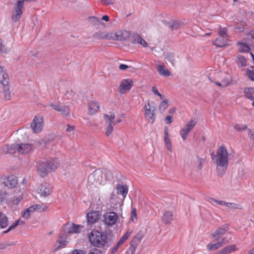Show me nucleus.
Listing matches in <instances>:
<instances>
[{
	"label": "nucleus",
	"mask_w": 254,
	"mask_h": 254,
	"mask_svg": "<svg viewBox=\"0 0 254 254\" xmlns=\"http://www.w3.org/2000/svg\"><path fill=\"white\" fill-rule=\"evenodd\" d=\"M212 160L216 166V171L219 177H222L225 173L229 164L228 153L224 145H221L216 153L211 154Z\"/></svg>",
	"instance_id": "nucleus-1"
},
{
	"label": "nucleus",
	"mask_w": 254,
	"mask_h": 254,
	"mask_svg": "<svg viewBox=\"0 0 254 254\" xmlns=\"http://www.w3.org/2000/svg\"><path fill=\"white\" fill-rule=\"evenodd\" d=\"M204 160L199 157L197 158V163L198 164V168L199 170H201L202 168Z\"/></svg>",
	"instance_id": "nucleus-54"
},
{
	"label": "nucleus",
	"mask_w": 254,
	"mask_h": 254,
	"mask_svg": "<svg viewBox=\"0 0 254 254\" xmlns=\"http://www.w3.org/2000/svg\"><path fill=\"white\" fill-rule=\"evenodd\" d=\"M0 82L2 85L9 84L8 76L6 69L2 66L0 65Z\"/></svg>",
	"instance_id": "nucleus-19"
},
{
	"label": "nucleus",
	"mask_w": 254,
	"mask_h": 254,
	"mask_svg": "<svg viewBox=\"0 0 254 254\" xmlns=\"http://www.w3.org/2000/svg\"><path fill=\"white\" fill-rule=\"evenodd\" d=\"M164 142L165 146L167 148V149L172 152V144L171 143L170 139L169 136V133L168 131V129L167 127L165 128L164 129Z\"/></svg>",
	"instance_id": "nucleus-32"
},
{
	"label": "nucleus",
	"mask_w": 254,
	"mask_h": 254,
	"mask_svg": "<svg viewBox=\"0 0 254 254\" xmlns=\"http://www.w3.org/2000/svg\"><path fill=\"white\" fill-rule=\"evenodd\" d=\"M8 194L5 191L0 190V201H7Z\"/></svg>",
	"instance_id": "nucleus-48"
},
{
	"label": "nucleus",
	"mask_w": 254,
	"mask_h": 254,
	"mask_svg": "<svg viewBox=\"0 0 254 254\" xmlns=\"http://www.w3.org/2000/svg\"><path fill=\"white\" fill-rule=\"evenodd\" d=\"M20 220H16L14 223L11 224L9 227L11 230L14 229L15 228H16L20 223Z\"/></svg>",
	"instance_id": "nucleus-58"
},
{
	"label": "nucleus",
	"mask_w": 254,
	"mask_h": 254,
	"mask_svg": "<svg viewBox=\"0 0 254 254\" xmlns=\"http://www.w3.org/2000/svg\"><path fill=\"white\" fill-rule=\"evenodd\" d=\"M103 181V172L100 170H95L88 177V185L90 187H96Z\"/></svg>",
	"instance_id": "nucleus-5"
},
{
	"label": "nucleus",
	"mask_w": 254,
	"mask_h": 254,
	"mask_svg": "<svg viewBox=\"0 0 254 254\" xmlns=\"http://www.w3.org/2000/svg\"><path fill=\"white\" fill-rule=\"evenodd\" d=\"M237 44L239 47V52L240 53H248L251 50V46L246 41L238 42Z\"/></svg>",
	"instance_id": "nucleus-27"
},
{
	"label": "nucleus",
	"mask_w": 254,
	"mask_h": 254,
	"mask_svg": "<svg viewBox=\"0 0 254 254\" xmlns=\"http://www.w3.org/2000/svg\"><path fill=\"white\" fill-rule=\"evenodd\" d=\"M234 128L235 130L238 131H241L242 130H245L247 129V126L246 125L242 126L239 124H236L234 126Z\"/></svg>",
	"instance_id": "nucleus-51"
},
{
	"label": "nucleus",
	"mask_w": 254,
	"mask_h": 254,
	"mask_svg": "<svg viewBox=\"0 0 254 254\" xmlns=\"http://www.w3.org/2000/svg\"><path fill=\"white\" fill-rule=\"evenodd\" d=\"M237 250V248L235 245H228L217 251L215 254H230Z\"/></svg>",
	"instance_id": "nucleus-22"
},
{
	"label": "nucleus",
	"mask_w": 254,
	"mask_h": 254,
	"mask_svg": "<svg viewBox=\"0 0 254 254\" xmlns=\"http://www.w3.org/2000/svg\"><path fill=\"white\" fill-rule=\"evenodd\" d=\"M132 43L140 44L143 47H147L148 46L147 42L138 34H134L133 36Z\"/></svg>",
	"instance_id": "nucleus-29"
},
{
	"label": "nucleus",
	"mask_w": 254,
	"mask_h": 254,
	"mask_svg": "<svg viewBox=\"0 0 254 254\" xmlns=\"http://www.w3.org/2000/svg\"><path fill=\"white\" fill-rule=\"evenodd\" d=\"M224 206L231 209H240L241 208V205L239 204L234 202H225Z\"/></svg>",
	"instance_id": "nucleus-45"
},
{
	"label": "nucleus",
	"mask_w": 254,
	"mask_h": 254,
	"mask_svg": "<svg viewBox=\"0 0 254 254\" xmlns=\"http://www.w3.org/2000/svg\"><path fill=\"white\" fill-rule=\"evenodd\" d=\"M98 248L94 247L90 250L88 254H103L102 251Z\"/></svg>",
	"instance_id": "nucleus-50"
},
{
	"label": "nucleus",
	"mask_w": 254,
	"mask_h": 254,
	"mask_svg": "<svg viewBox=\"0 0 254 254\" xmlns=\"http://www.w3.org/2000/svg\"><path fill=\"white\" fill-rule=\"evenodd\" d=\"M133 81L131 79H123L119 86V91L121 94H125L127 91H129L132 87Z\"/></svg>",
	"instance_id": "nucleus-13"
},
{
	"label": "nucleus",
	"mask_w": 254,
	"mask_h": 254,
	"mask_svg": "<svg viewBox=\"0 0 254 254\" xmlns=\"http://www.w3.org/2000/svg\"><path fill=\"white\" fill-rule=\"evenodd\" d=\"M162 220L165 224H168L173 220V213L169 211H165L164 213Z\"/></svg>",
	"instance_id": "nucleus-33"
},
{
	"label": "nucleus",
	"mask_w": 254,
	"mask_h": 254,
	"mask_svg": "<svg viewBox=\"0 0 254 254\" xmlns=\"http://www.w3.org/2000/svg\"><path fill=\"white\" fill-rule=\"evenodd\" d=\"M5 186L8 188H14L17 184L16 177L11 175L7 177L6 181L4 182Z\"/></svg>",
	"instance_id": "nucleus-25"
},
{
	"label": "nucleus",
	"mask_w": 254,
	"mask_h": 254,
	"mask_svg": "<svg viewBox=\"0 0 254 254\" xmlns=\"http://www.w3.org/2000/svg\"><path fill=\"white\" fill-rule=\"evenodd\" d=\"M168 26L172 30H175L183 27L185 25V22L181 20H174L167 22Z\"/></svg>",
	"instance_id": "nucleus-20"
},
{
	"label": "nucleus",
	"mask_w": 254,
	"mask_h": 254,
	"mask_svg": "<svg viewBox=\"0 0 254 254\" xmlns=\"http://www.w3.org/2000/svg\"><path fill=\"white\" fill-rule=\"evenodd\" d=\"M229 229L228 225H224L218 227L213 233H212L210 237L212 238L215 239V240H218L220 237L224 235Z\"/></svg>",
	"instance_id": "nucleus-12"
},
{
	"label": "nucleus",
	"mask_w": 254,
	"mask_h": 254,
	"mask_svg": "<svg viewBox=\"0 0 254 254\" xmlns=\"http://www.w3.org/2000/svg\"><path fill=\"white\" fill-rule=\"evenodd\" d=\"M120 246L121 245H119V243H117L116 245L112 249L111 254H114L116 252H117Z\"/></svg>",
	"instance_id": "nucleus-60"
},
{
	"label": "nucleus",
	"mask_w": 254,
	"mask_h": 254,
	"mask_svg": "<svg viewBox=\"0 0 254 254\" xmlns=\"http://www.w3.org/2000/svg\"><path fill=\"white\" fill-rule=\"evenodd\" d=\"M8 225L7 217L1 211H0V226L2 229L6 228Z\"/></svg>",
	"instance_id": "nucleus-35"
},
{
	"label": "nucleus",
	"mask_w": 254,
	"mask_h": 254,
	"mask_svg": "<svg viewBox=\"0 0 254 254\" xmlns=\"http://www.w3.org/2000/svg\"><path fill=\"white\" fill-rule=\"evenodd\" d=\"M65 238L66 236L64 235L59 236L55 245L56 249L64 248L67 245L68 242Z\"/></svg>",
	"instance_id": "nucleus-26"
},
{
	"label": "nucleus",
	"mask_w": 254,
	"mask_h": 254,
	"mask_svg": "<svg viewBox=\"0 0 254 254\" xmlns=\"http://www.w3.org/2000/svg\"><path fill=\"white\" fill-rule=\"evenodd\" d=\"M168 101L166 99L162 100V101L159 104L158 110L161 113H163L165 110L169 107Z\"/></svg>",
	"instance_id": "nucleus-38"
},
{
	"label": "nucleus",
	"mask_w": 254,
	"mask_h": 254,
	"mask_svg": "<svg viewBox=\"0 0 254 254\" xmlns=\"http://www.w3.org/2000/svg\"><path fill=\"white\" fill-rule=\"evenodd\" d=\"M50 106L52 107L54 109L61 113L64 116H68L70 114L69 108L65 105H61L60 104H51Z\"/></svg>",
	"instance_id": "nucleus-17"
},
{
	"label": "nucleus",
	"mask_w": 254,
	"mask_h": 254,
	"mask_svg": "<svg viewBox=\"0 0 254 254\" xmlns=\"http://www.w3.org/2000/svg\"><path fill=\"white\" fill-rule=\"evenodd\" d=\"M143 237V234L142 232H139L137 233V234L135 236L131 241L130 243V246L136 248L138 245L141 242V240Z\"/></svg>",
	"instance_id": "nucleus-24"
},
{
	"label": "nucleus",
	"mask_w": 254,
	"mask_h": 254,
	"mask_svg": "<svg viewBox=\"0 0 254 254\" xmlns=\"http://www.w3.org/2000/svg\"><path fill=\"white\" fill-rule=\"evenodd\" d=\"M43 117L41 116H36L31 125V127L35 133L41 131L43 128Z\"/></svg>",
	"instance_id": "nucleus-7"
},
{
	"label": "nucleus",
	"mask_w": 254,
	"mask_h": 254,
	"mask_svg": "<svg viewBox=\"0 0 254 254\" xmlns=\"http://www.w3.org/2000/svg\"><path fill=\"white\" fill-rule=\"evenodd\" d=\"M70 254H86V252L81 249H75L72 251Z\"/></svg>",
	"instance_id": "nucleus-55"
},
{
	"label": "nucleus",
	"mask_w": 254,
	"mask_h": 254,
	"mask_svg": "<svg viewBox=\"0 0 254 254\" xmlns=\"http://www.w3.org/2000/svg\"><path fill=\"white\" fill-rule=\"evenodd\" d=\"M228 37H224L218 36V37L214 41L213 43L214 45L218 47H225L228 45Z\"/></svg>",
	"instance_id": "nucleus-23"
},
{
	"label": "nucleus",
	"mask_w": 254,
	"mask_h": 254,
	"mask_svg": "<svg viewBox=\"0 0 254 254\" xmlns=\"http://www.w3.org/2000/svg\"><path fill=\"white\" fill-rule=\"evenodd\" d=\"M94 39L97 40H111L113 39V34L106 31H98L93 34Z\"/></svg>",
	"instance_id": "nucleus-14"
},
{
	"label": "nucleus",
	"mask_w": 254,
	"mask_h": 254,
	"mask_svg": "<svg viewBox=\"0 0 254 254\" xmlns=\"http://www.w3.org/2000/svg\"><path fill=\"white\" fill-rule=\"evenodd\" d=\"M246 75L251 81H254V66H251L246 69Z\"/></svg>",
	"instance_id": "nucleus-37"
},
{
	"label": "nucleus",
	"mask_w": 254,
	"mask_h": 254,
	"mask_svg": "<svg viewBox=\"0 0 254 254\" xmlns=\"http://www.w3.org/2000/svg\"><path fill=\"white\" fill-rule=\"evenodd\" d=\"M83 226L74 223H67L63 226L64 233H79Z\"/></svg>",
	"instance_id": "nucleus-9"
},
{
	"label": "nucleus",
	"mask_w": 254,
	"mask_h": 254,
	"mask_svg": "<svg viewBox=\"0 0 254 254\" xmlns=\"http://www.w3.org/2000/svg\"><path fill=\"white\" fill-rule=\"evenodd\" d=\"M221 81L223 84V87H226L230 84L231 80L229 78H225Z\"/></svg>",
	"instance_id": "nucleus-57"
},
{
	"label": "nucleus",
	"mask_w": 254,
	"mask_h": 254,
	"mask_svg": "<svg viewBox=\"0 0 254 254\" xmlns=\"http://www.w3.org/2000/svg\"><path fill=\"white\" fill-rule=\"evenodd\" d=\"M2 86H3L4 100L9 101L11 99V95L8 84L6 85H2Z\"/></svg>",
	"instance_id": "nucleus-39"
},
{
	"label": "nucleus",
	"mask_w": 254,
	"mask_h": 254,
	"mask_svg": "<svg viewBox=\"0 0 254 254\" xmlns=\"http://www.w3.org/2000/svg\"><path fill=\"white\" fill-rule=\"evenodd\" d=\"M99 218V213L97 211H92L87 214V219L88 224H92L96 223Z\"/></svg>",
	"instance_id": "nucleus-18"
},
{
	"label": "nucleus",
	"mask_w": 254,
	"mask_h": 254,
	"mask_svg": "<svg viewBox=\"0 0 254 254\" xmlns=\"http://www.w3.org/2000/svg\"><path fill=\"white\" fill-rule=\"evenodd\" d=\"M131 233L132 232L128 230L118 242L119 244L122 245L128 238Z\"/></svg>",
	"instance_id": "nucleus-43"
},
{
	"label": "nucleus",
	"mask_w": 254,
	"mask_h": 254,
	"mask_svg": "<svg viewBox=\"0 0 254 254\" xmlns=\"http://www.w3.org/2000/svg\"><path fill=\"white\" fill-rule=\"evenodd\" d=\"M165 120L166 123L168 125L171 124L173 121L172 116L170 115L167 116Z\"/></svg>",
	"instance_id": "nucleus-62"
},
{
	"label": "nucleus",
	"mask_w": 254,
	"mask_h": 254,
	"mask_svg": "<svg viewBox=\"0 0 254 254\" xmlns=\"http://www.w3.org/2000/svg\"><path fill=\"white\" fill-rule=\"evenodd\" d=\"M206 247L209 251L216 250L221 247V244L219 242L215 244L209 243L207 245Z\"/></svg>",
	"instance_id": "nucleus-42"
},
{
	"label": "nucleus",
	"mask_w": 254,
	"mask_h": 254,
	"mask_svg": "<svg viewBox=\"0 0 254 254\" xmlns=\"http://www.w3.org/2000/svg\"><path fill=\"white\" fill-rule=\"evenodd\" d=\"M21 200V198L20 197H16L12 199V203L14 205H18Z\"/></svg>",
	"instance_id": "nucleus-63"
},
{
	"label": "nucleus",
	"mask_w": 254,
	"mask_h": 254,
	"mask_svg": "<svg viewBox=\"0 0 254 254\" xmlns=\"http://www.w3.org/2000/svg\"><path fill=\"white\" fill-rule=\"evenodd\" d=\"M169 62L173 64L175 62V56L173 54H169L167 55L165 58Z\"/></svg>",
	"instance_id": "nucleus-53"
},
{
	"label": "nucleus",
	"mask_w": 254,
	"mask_h": 254,
	"mask_svg": "<svg viewBox=\"0 0 254 254\" xmlns=\"http://www.w3.org/2000/svg\"><path fill=\"white\" fill-rule=\"evenodd\" d=\"M118 218V216L116 212H107L104 215V222L108 226H112L116 224Z\"/></svg>",
	"instance_id": "nucleus-10"
},
{
	"label": "nucleus",
	"mask_w": 254,
	"mask_h": 254,
	"mask_svg": "<svg viewBox=\"0 0 254 254\" xmlns=\"http://www.w3.org/2000/svg\"><path fill=\"white\" fill-rule=\"evenodd\" d=\"M207 201L211 203L213 205H215L214 203H216L217 204L224 206L225 204V201L223 200H219L217 199H216L212 197H209L207 198L206 199Z\"/></svg>",
	"instance_id": "nucleus-41"
},
{
	"label": "nucleus",
	"mask_w": 254,
	"mask_h": 254,
	"mask_svg": "<svg viewBox=\"0 0 254 254\" xmlns=\"http://www.w3.org/2000/svg\"><path fill=\"white\" fill-rule=\"evenodd\" d=\"M218 35L219 36H222L225 38L228 37L227 29L220 27L218 30Z\"/></svg>",
	"instance_id": "nucleus-49"
},
{
	"label": "nucleus",
	"mask_w": 254,
	"mask_h": 254,
	"mask_svg": "<svg viewBox=\"0 0 254 254\" xmlns=\"http://www.w3.org/2000/svg\"><path fill=\"white\" fill-rule=\"evenodd\" d=\"M89 114L94 115L99 112L100 110V104L96 100L90 101L88 103Z\"/></svg>",
	"instance_id": "nucleus-16"
},
{
	"label": "nucleus",
	"mask_w": 254,
	"mask_h": 254,
	"mask_svg": "<svg viewBox=\"0 0 254 254\" xmlns=\"http://www.w3.org/2000/svg\"><path fill=\"white\" fill-rule=\"evenodd\" d=\"M145 109V117L148 122L151 124L154 123L155 120V114L154 113L155 109H151L150 108V104L149 102L145 104L144 106Z\"/></svg>",
	"instance_id": "nucleus-8"
},
{
	"label": "nucleus",
	"mask_w": 254,
	"mask_h": 254,
	"mask_svg": "<svg viewBox=\"0 0 254 254\" xmlns=\"http://www.w3.org/2000/svg\"><path fill=\"white\" fill-rule=\"evenodd\" d=\"M9 51V48L6 47L3 43V41L0 38V53L3 54L7 53Z\"/></svg>",
	"instance_id": "nucleus-46"
},
{
	"label": "nucleus",
	"mask_w": 254,
	"mask_h": 254,
	"mask_svg": "<svg viewBox=\"0 0 254 254\" xmlns=\"http://www.w3.org/2000/svg\"><path fill=\"white\" fill-rule=\"evenodd\" d=\"M188 133L185 130V129H182L180 130V135L184 140H186L187 138Z\"/></svg>",
	"instance_id": "nucleus-56"
},
{
	"label": "nucleus",
	"mask_w": 254,
	"mask_h": 254,
	"mask_svg": "<svg viewBox=\"0 0 254 254\" xmlns=\"http://www.w3.org/2000/svg\"><path fill=\"white\" fill-rule=\"evenodd\" d=\"M243 41H246L251 47H253L254 46V31H252L247 34L246 37Z\"/></svg>",
	"instance_id": "nucleus-36"
},
{
	"label": "nucleus",
	"mask_w": 254,
	"mask_h": 254,
	"mask_svg": "<svg viewBox=\"0 0 254 254\" xmlns=\"http://www.w3.org/2000/svg\"><path fill=\"white\" fill-rule=\"evenodd\" d=\"M116 39L119 41H124L127 40L130 35L129 32L126 30H119L115 34Z\"/></svg>",
	"instance_id": "nucleus-21"
},
{
	"label": "nucleus",
	"mask_w": 254,
	"mask_h": 254,
	"mask_svg": "<svg viewBox=\"0 0 254 254\" xmlns=\"http://www.w3.org/2000/svg\"><path fill=\"white\" fill-rule=\"evenodd\" d=\"M136 248L130 246L129 249L127 252V254H134L135 252Z\"/></svg>",
	"instance_id": "nucleus-61"
},
{
	"label": "nucleus",
	"mask_w": 254,
	"mask_h": 254,
	"mask_svg": "<svg viewBox=\"0 0 254 254\" xmlns=\"http://www.w3.org/2000/svg\"><path fill=\"white\" fill-rule=\"evenodd\" d=\"M33 207H31V206L29 207V208H27L24 212H23L22 213L21 216L25 219H28L30 217L31 213L33 212H34Z\"/></svg>",
	"instance_id": "nucleus-44"
},
{
	"label": "nucleus",
	"mask_w": 254,
	"mask_h": 254,
	"mask_svg": "<svg viewBox=\"0 0 254 254\" xmlns=\"http://www.w3.org/2000/svg\"><path fill=\"white\" fill-rule=\"evenodd\" d=\"M31 207H33V211H39L40 212L45 211L47 210L48 207L44 205L43 204H35L31 206Z\"/></svg>",
	"instance_id": "nucleus-40"
},
{
	"label": "nucleus",
	"mask_w": 254,
	"mask_h": 254,
	"mask_svg": "<svg viewBox=\"0 0 254 254\" xmlns=\"http://www.w3.org/2000/svg\"><path fill=\"white\" fill-rule=\"evenodd\" d=\"M103 117L107 125L105 134L107 136H110L113 131V126L117 125V123L115 122V115L113 113L110 115L104 114Z\"/></svg>",
	"instance_id": "nucleus-6"
},
{
	"label": "nucleus",
	"mask_w": 254,
	"mask_h": 254,
	"mask_svg": "<svg viewBox=\"0 0 254 254\" xmlns=\"http://www.w3.org/2000/svg\"><path fill=\"white\" fill-rule=\"evenodd\" d=\"M157 70L159 73L165 77H168L171 75V72L165 67L163 64L158 65L157 67Z\"/></svg>",
	"instance_id": "nucleus-34"
},
{
	"label": "nucleus",
	"mask_w": 254,
	"mask_h": 254,
	"mask_svg": "<svg viewBox=\"0 0 254 254\" xmlns=\"http://www.w3.org/2000/svg\"><path fill=\"white\" fill-rule=\"evenodd\" d=\"M24 5V0L17 1L15 10L13 12L11 18L14 22L17 21L21 17L22 13V9Z\"/></svg>",
	"instance_id": "nucleus-11"
},
{
	"label": "nucleus",
	"mask_w": 254,
	"mask_h": 254,
	"mask_svg": "<svg viewBox=\"0 0 254 254\" xmlns=\"http://www.w3.org/2000/svg\"><path fill=\"white\" fill-rule=\"evenodd\" d=\"M52 191V188L48 183H44L41 184L39 189V193L41 196H47L51 194Z\"/></svg>",
	"instance_id": "nucleus-15"
},
{
	"label": "nucleus",
	"mask_w": 254,
	"mask_h": 254,
	"mask_svg": "<svg viewBox=\"0 0 254 254\" xmlns=\"http://www.w3.org/2000/svg\"><path fill=\"white\" fill-rule=\"evenodd\" d=\"M229 242V240L227 239L226 237H224L221 239V241L219 242V243L221 244V246L222 247L223 245L228 243Z\"/></svg>",
	"instance_id": "nucleus-59"
},
{
	"label": "nucleus",
	"mask_w": 254,
	"mask_h": 254,
	"mask_svg": "<svg viewBox=\"0 0 254 254\" xmlns=\"http://www.w3.org/2000/svg\"><path fill=\"white\" fill-rule=\"evenodd\" d=\"M152 92L153 93V94H154L155 95H156L157 96H158L160 99L161 100H163L164 98V96L160 94L158 91V90H157V88L155 86H153L152 88Z\"/></svg>",
	"instance_id": "nucleus-52"
},
{
	"label": "nucleus",
	"mask_w": 254,
	"mask_h": 254,
	"mask_svg": "<svg viewBox=\"0 0 254 254\" xmlns=\"http://www.w3.org/2000/svg\"><path fill=\"white\" fill-rule=\"evenodd\" d=\"M58 166V163L56 159H51L45 160L39 163L38 172L41 177H45L48 173L56 170Z\"/></svg>",
	"instance_id": "nucleus-4"
},
{
	"label": "nucleus",
	"mask_w": 254,
	"mask_h": 254,
	"mask_svg": "<svg viewBox=\"0 0 254 254\" xmlns=\"http://www.w3.org/2000/svg\"><path fill=\"white\" fill-rule=\"evenodd\" d=\"M33 150L32 145L28 143L6 145L2 148L4 152L11 154H13L17 151L21 154H28L31 152Z\"/></svg>",
	"instance_id": "nucleus-3"
},
{
	"label": "nucleus",
	"mask_w": 254,
	"mask_h": 254,
	"mask_svg": "<svg viewBox=\"0 0 254 254\" xmlns=\"http://www.w3.org/2000/svg\"><path fill=\"white\" fill-rule=\"evenodd\" d=\"M236 63L239 67H245L248 65L247 59L241 55L237 56Z\"/></svg>",
	"instance_id": "nucleus-31"
},
{
	"label": "nucleus",
	"mask_w": 254,
	"mask_h": 254,
	"mask_svg": "<svg viewBox=\"0 0 254 254\" xmlns=\"http://www.w3.org/2000/svg\"><path fill=\"white\" fill-rule=\"evenodd\" d=\"M128 67L129 66L128 65L124 64H121L119 66V69L121 70H126Z\"/></svg>",
	"instance_id": "nucleus-64"
},
{
	"label": "nucleus",
	"mask_w": 254,
	"mask_h": 254,
	"mask_svg": "<svg viewBox=\"0 0 254 254\" xmlns=\"http://www.w3.org/2000/svg\"><path fill=\"white\" fill-rule=\"evenodd\" d=\"M244 93L246 98L254 102V87H245Z\"/></svg>",
	"instance_id": "nucleus-30"
},
{
	"label": "nucleus",
	"mask_w": 254,
	"mask_h": 254,
	"mask_svg": "<svg viewBox=\"0 0 254 254\" xmlns=\"http://www.w3.org/2000/svg\"><path fill=\"white\" fill-rule=\"evenodd\" d=\"M88 239L94 247L104 249L110 246L107 235L105 232L93 230L89 234Z\"/></svg>",
	"instance_id": "nucleus-2"
},
{
	"label": "nucleus",
	"mask_w": 254,
	"mask_h": 254,
	"mask_svg": "<svg viewBox=\"0 0 254 254\" xmlns=\"http://www.w3.org/2000/svg\"><path fill=\"white\" fill-rule=\"evenodd\" d=\"M116 189L117 190V193L121 194L124 198H125L128 192V187L127 185L118 184Z\"/></svg>",
	"instance_id": "nucleus-28"
},
{
	"label": "nucleus",
	"mask_w": 254,
	"mask_h": 254,
	"mask_svg": "<svg viewBox=\"0 0 254 254\" xmlns=\"http://www.w3.org/2000/svg\"><path fill=\"white\" fill-rule=\"evenodd\" d=\"M196 124V122L194 120L191 119L188 123H187L185 127L191 131L194 128Z\"/></svg>",
	"instance_id": "nucleus-47"
}]
</instances>
